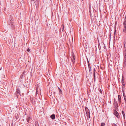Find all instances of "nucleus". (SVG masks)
<instances>
[{"instance_id":"1","label":"nucleus","mask_w":126,"mask_h":126,"mask_svg":"<svg viewBox=\"0 0 126 126\" xmlns=\"http://www.w3.org/2000/svg\"><path fill=\"white\" fill-rule=\"evenodd\" d=\"M13 19L12 17L10 16L8 20V23L9 25L10 26L11 29H13L15 28L13 24Z\"/></svg>"},{"instance_id":"2","label":"nucleus","mask_w":126,"mask_h":126,"mask_svg":"<svg viewBox=\"0 0 126 126\" xmlns=\"http://www.w3.org/2000/svg\"><path fill=\"white\" fill-rule=\"evenodd\" d=\"M72 57L71 58V60L72 61V62L74 64L75 62V56L74 53L73 52H72Z\"/></svg>"},{"instance_id":"3","label":"nucleus","mask_w":126,"mask_h":126,"mask_svg":"<svg viewBox=\"0 0 126 126\" xmlns=\"http://www.w3.org/2000/svg\"><path fill=\"white\" fill-rule=\"evenodd\" d=\"M86 116L87 117V119L88 120V121H90V112L89 111H86V116H85V118H86Z\"/></svg>"},{"instance_id":"4","label":"nucleus","mask_w":126,"mask_h":126,"mask_svg":"<svg viewBox=\"0 0 126 126\" xmlns=\"http://www.w3.org/2000/svg\"><path fill=\"white\" fill-rule=\"evenodd\" d=\"M114 114L118 118L119 117V114L116 110H114Z\"/></svg>"},{"instance_id":"5","label":"nucleus","mask_w":126,"mask_h":126,"mask_svg":"<svg viewBox=\"0 0 126 126\" xmlns=\"http://www.w3.org/2000/svg\"><path fill=\"white\" fill-rule=\"evenodd\" d=\"M16 93V94H19V95H21L20 91L19 88H17Z\"/></svg>"},{"instance_id":"6","label":"nucleus","mask_w":126,"mask_h":126,"mask_svg":"<svg viewBox=\"0 0 126 126\" xmlns=\"http://www.w3.org/2000/svg\"><path fill=\"white\" fill-rule=\"evenodd\" d=\"M118 101L119 103L121 102V97L119 95H118Z\"/></svg>"},{"instance_id":"7","label":"nucleus","mask_w":126,"mask_h":126,"mask_svg":"<svg viewBox=\"0 0 126 126\" xmlns=\"http://www.w3.org/2000/svg\"><path fill=\"white\" fill-rule=\"evenodd\" d=\"M114 106L115 107V106L116 105V106H118V103L116 101L115 99H114Z\"/></svg>"},{"instance_id":"8","label":"nucleus","mask_w":126,"mask_h":126,"mask_svg":"<svg viewBox=\"0 0 126 126\" xmlns=\"http://www.w3.org/2000/svg\"><path fill=\"white\" fill-rule=\"evenodd\" d=\"M50 118L53 120L55 118V115L54 114H53L50 116Z\"/></svg>"},{"instance_id":"9","label":"nucleus","mask_w":126,"mask_h":126,"mask_svg":"<svg viewBox=\"0 0 126 126\" xmlns=\"http://www.w3.org/2000/svg\"><path fill=\"white\" fill-rule=\"evenodd\" d=\"M88 66V68H89V74H90L91 73H92V70H91V66L90 65Z\"/></svg>"},{"instance_id":"10","label":"nucleus","mask_w":126,"mask_h":126,"mask_svg":"<svg viewBox=\"0 0 126 126\" xmlns=\"http://www.w3.org/2000/svg\"><path fill=\"white\" fill-rule=\"evenodd\" d=\"M95 74H95V73H94V74H93V76H94V81H95V79H96V76H95Z\"/></svg>"},{"instance_id":"11","label":"nucleus","mask_w":126,"mask_h":126,"mask_svg":"<svg viewBox=\"0 0 126 126\" xmlns=\"http://www.w3.org/2000/svg\"><path fill=\"white\" fill-rule=\"evenodd\" d=\"M24 74V73L23 72L20 76V78L22 79L23 78V77Z\"/></svg>"},{"instance_id":"12","label":"nucleus","mask_w":126,"mask_h":126,"mask_svg":"<svg viewBox=\"0 0 126 126\" xmlns=\"http://www.w3.org/2000/svg\"><path fill=\"white\" fill-rule=\"evenodd\" d=\"M122 90H124L125 84H122Z\"/></svg>"},{"instance_id":"13","label":"nucleus","mask_w":126,"mask_h":126,"mask_svg":"<svg viewBox=\"0 0 126 126\" xmlns=\"http://www.w3.org/2000/svg\"><path fill=\"white\" fill-rule=\"evenodd\" d=\"M124 26H126V21L124 20L123 22Z\"/></svg>"},{"instance_id":"14","label":"nucleus","mask_w":126,"mask_h":126,"mask_svg":"<svg viewBox=\"0 0 126 126\" xmlns=\"http://www.w3.org/2000/svg\"><path fill=\"white\" fill-rule=\"evenodd\" d=\"M118 106H116V105L115 106V107H114L115 108V110H116V111L118 110V108H117Z\"/></svg>"},{"instance_id":"15","label":"nucleus","mask_w":126,"mask_h":126,"mask_svg":"<svg viewBox=\"0 0 126 126\" xmlns=\"http://www.w3.org/2000/svg\"><path fill=\"white\" fill-rule=\"evenodd\" d=\"M126 26H124V29L123 30V32H126Z\"/></svg>"},{"instance_id":"16","label":"nucleus","mask_w":126,"mask_h":126,"mask_svg":"<svg viewBox=\"0 0 126 126\" xmlns=\"http://www.w3.org/2000/svg\"><path fill=\"white\" fill-rule=\"evenodd\" d=\"M95 72H96L97 74V73L96 72L95 68H94V69L93 71V73L94 74V73H95V74H96Z\"/></svg>"},{"instance_id":"17","label":"nucleus","mask_w":126,"mask_h":126,"mask_svg":"<svg viewBox=\"0 0 126 126\" xmlns=\"http://www.w3.org/2000/svg\"><path fill=\"white\" fill-rule=\"evenodd\" d=\"M85 110L86 111H86H89V110L88 109V108L87 107H85Z\"/></svg>"},{"instance_id":"18","label":"nucleus","mask_w":126,"mask_h":126,"mask_svg":"<svg viewBox=\"0 0 126 126\" xmlns=\"http://www.w3.org/2000/svg\"><path fill=\"white\" fill-rule=\"evenodd\" d=\"M61 26V30H62V31H63L64 30V26L63 25H62Z\"/></svg>"},{"instance_id":"19","label":"nucleus","mask_w":126,"mask_h":126,"mask_svg":"<svg viewBox=\"0 0 126 126\" xmlns=\"http://www.w3.org/2000/svg\"><path fill=\"white\" fill-rule=\"evenodd\" d=\"M124 62H125V63H126V55H125V56H124Z\"/></svg>"},{"instance_id":"20","label":"nucleus","mask_w":126,"mask_h":126,"mask_svg":"<svg viewBox=\"0 0 126 126\" xmlns=\"http://www.w3.org/2000/svg\"><path fill=\"white\" fill-rule=\"evenodd\" d=\"M124 90H122V92H123V96H124H124H125V93H124Z\"/></svg>"},{"instance_id":"21","label":"nucleus","mask_w":126,"mask_h":126,"mask_svg":"<svg viewBox=\"0 0 126 126\" xmlns=\"http://www.w3.org/2000/svg\"><path fill=\"white\" fill-rule=\"evenodd\" d=\"M122 84H124V80L122 79Z\"/></svg>"},{"instance_id":"22","label":"nucleus","mask_w":126,"mask_h":126,"mask_svg":"<svg viewBox=\"0 0 126 126\" xmlns=\"http://www.w3.org/2000/svg\"><path fill=\"white\" fill-rule=\"evenodd\" d=\"M35 126H39L38 123V122H36L35 123Z\"/></svg>"},{"instance_id":"23","label":"nucleus","mask_w":126,"mask_h":126,"mask_svg":"<svg viewBox=\"0 0 126 126\" xmlns=\"http://www.w3.org/2000/svg\"><path fill=\"white\" fill-rule=\"evenodd\" d=\"M105 125V123H101V126H104Z\"/></svg>"},{"instance_id":"24","label":"nucleus","mask_w":126,"mask_h":126,"mask_svg":"<svg viewBox=\"0 0 126 126\" xmlns=\"http://www.w3.org/2000/svg\"><path fill=\"white\" fill-rule=\"evenodd\" d=\"M99 91V92H100L101 94H102V90H101V89H98Z\"/></svg>"},{"instance_id":"25","label":"nucleus","mask_w":126,"mask_h":126,"mask_svg":"<svg viewBox=\"0 0 126 126\" xmlns=\"http://www.w3.org/2000/svg\"><path fill=\"white\" fill-rule=\"evenodd\" d=\"M124 98L125 101V103L126 104V96H124Z\"/></svg>"},{"instance_id":"26","label":"nucleus","mask_w":126,"mask_h":126,"mask_svg":"<svg viewBox=\"0 0 126 126\" xmlns=\"http://www.w3.org/2000/svg\"><path fill=\"white\" fill-rule=\"evenodd\" d=\"M126 56V52H125V51H124V56Z\"/></svg>"},{"instance_id":"27","label":"nucleus","mask_w":126,"mask_h":126,"mask_svg":"<svg viewBox=\"0 0 126 126\" xmlns=\"http://www.w3.org/2000/svg\"><path fill=\"white\" fill-rule=\"evenodd\" d=\"M87 61L88 65V66L90 65V63H89V61H88V59L87 58Z\"/></svg>"},{"instance_id":"28","label":"nucleus","mask_w":126,"mask_h":126,"mask_svg":"<svg viewBox=\"0 0 126 126\" xmlns=\"http://www.w3.org/2000/svg\"><path fill=\"white\" fill-rule=\"evenodd\" d=\"M112 125L113 126H117V125L116 124H115V123H113L112 124Z\"/></svg>"},{"instance_id":"29","label":"nucleus","mask_w":126,"mask_h":126,"mask_svg":"<svg viewBox=\"0 0 126 126\" xmlns=\"http://www.w3.org/2000/svg\"><path fill=\"white\" fill-rule=\"evenodd\" d=\"M98 48L99 50L101 49V47L100 45H98Z\"/></svg>"},{"instance_id":"30","label":"nucleus","mask_w":126,"mask_h":126,"mask_svg":"<svg viewBox=\"0 0 126 126\" xmlns=\"http://www.w3.org/2000/svg\"><path fill=\"white\" fill-rule=\"evenodd\" d=\"M27 51L28 52H29L30 51V49L29 48H28L27 50Z\"/></svg>"},{"instance_id":"31","label":"nucleus","mask_w":126,"mask_h":126,"mask_svg":"<svg viewBox=\"0 0 126 126\" xmlns=\"http://www.w3.org/2000/svg\"><path fill=\"white\" fill-rule=\"evenodd\" d=\"M123 117L124 118H125V114H124L123 115Z\"/></svg>"},{"instance_id":"32","label":"nucleus","mask_w":126,"mask_h":126,"mask_svg":"<svg viewBox=\"0 0 126 126\" xmlns=\"http://www.w3.org/2000/svg\"><path fill=\"white\" fill-rule=\"evenodd\" d=\"M122 113L123 115L124 114H125L123 111H122Z\"/></svg>"},{"instance_id":"33","label":"nucleus","mask_w":126,"mask_h":126,"mask_svg":"<svg viewBox=\"0 0 126 126\" xmlns=\"http://www.w3.org/2000/svg\"><path fill=\"white\" fill-rule=\"evenodd\" d=\"M124 20L126 21V14L124 18Z\"/></svg>"},{"instance_id":"34","label":"nucleus","mask_w":126,"mask_h":126,"mask_svg":"<svg viewBox=\"0 0 126 126\" xmlns=\"http://www.w3.org/2000/svg\"><path fill=\"white\" fill-rule=\"evenodd\" d=\"M37 94H38V92H37V91L36 90V95H37Z\"/></svg>"},{"instance_id":"35","label":"nucleus","mask_w":126,"mask_h":126,"mask_svg":"<svg viewBox=\"0 0 126 126\" xmlns=\"http://www.w3.org/2000/svg\"><path fill=\"white\" fill-rule=\"evenodd\" d=\"M125 51H125V52H126V48H125Z\"/></svg>"},{"instance_id":"36","label":"nucleus","mask_w":126,"mask_h":126,"mask_svg":"<svg viewBox=\"0 0 126 126\" xmlns=\"http://www.w3.org/2000/svg\"><path fill=\"white\" fill-rule=\"evenodd\" d=\"M115 32H116V31L115 30V32H114V37L115 36Z\"/></svg>"},{"instance_id":"37","label":"nucleus","mask_w":126,"mask_h":126,"mask_svg":"<svg viewBox=\"0 0 126 126\" xmlns=\"http://www.w3.org/2000/svg\"><path fill=\"white\" fill-rule=\"evenodd\" d=\"M59 92H61V90L60 89V88H59Z\"/></svg>"},{"instance_id":"38","label":"nucleus","mask_w":126,"mask_h":126,"mask_svg":"<svg viewBox=\"0 0 126 126\" xmlns=\"http://www.w3.org/2000/svg\"><path fill=\"white\" fill-rule=\"evenodd\" d=\"M29 119H27V121L29 123Z\"/></svg>"},{"instance_id":"39","label":"nucleus","mask_w":126,"mask_h":126,"mask_svg":"<svg viewBox=\"0 0 126 126\" xmlns=\"http://www.w3.org/2000/svg\"><path fill=\"white\" fill-rule=\"evenodd\" d=\"M123 64H124V65H126V63H125V62H123Z\"/></svg>"},{"instance_id":"40","label":"nucleus","mask_w":126,"mask_h":126,"mask_svg":"<svg viewBox=\"0 0 126 126\" xmlns=\"http://www.w3.org/2000/svg\"><path fill=\"white\" fill-rule=\"evenodd\" d=\"M37 90V92L38 91V88H36V90Z\"/></svg>"},{"instance_id":"41","label":"nucleus","mask_w":126,"mask_h":126,"mask_svg":"<svg viewBox=\"0 0 126 126\" xmlns=\"http://www.w3.org/2000/svg\"><path fill=\"white\" fill-rule=\"evenodd\" d=\"M124 125L125 126H126V123H124Z\"/></svg>"},{"instance_id":"42","label":"nucleus","mask_w":126,"mask_h":126,"mask_svg":"<svg viewBox=\"0 0 126 126\" xmlns=\"http://www.w3.org/2000/svg\"><path fill=\"white\" fill-rule=\"evenodd\" d=\"M31 119V118L29 117H28V119H29V120H30V119Z\"/></svg>"},{"instance_id":"43","label":"nucleus","mask_w":126,"mask_h":126,"mask_svg":"<svg viewBox=\"0 0 126 126\" xmlns=\"http://www.w3.org/2000/svg\"><path fill=\"white\" fill-rule=\"evenodd\" d=\"M31 1H34V0H31Z\"/></svg>"},{"instance_id":"44","label":"nucleus","mask_w":126,"mask_h":126,"mask_svg":"<svg viewBox=\"0 0 126 126\" xmlns=\"http://www.w3.org/2000/svg\"><path fill=\"white\" fill-rule=\"evenodd\" d=\"M1 5V3L0 1V6Z\"/></svg>"},{"instance_id":"45","label":"nucleus","mask_w":126,"mask_h":126,"mask_svg":"<svg viewBox=\"0 0 126 126\" xmlns=\"http://www.w3.org/2000/svg\"><path fill=\"white\" fill-rule=\"evenodd\" d=\"M111 35V34H110V37H111V35Z\"/></svg>"}]
</instances>
